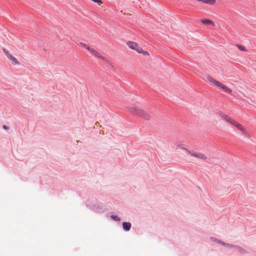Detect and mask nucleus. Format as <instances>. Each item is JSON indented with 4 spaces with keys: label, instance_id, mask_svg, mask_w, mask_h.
<instances>
[{
    "label": "nucleus",
    "instance_id": "nucleus-7",
    "mask_svg": "<svg viewBox=\"0 0 256 256\" xmlns=\"http://www.w3.org/2000/svg\"><path fill=\"white\" fill-rule=\"evenodd\" d=\"M8 58L12 62V64L14 65L18 64L19 62H18L16 59L13 56L12 54L8 53V52H5Z\"/></svg>",
    "mask_w": 256,
    "mask_h": 256
},
{
    "label": "nucleus",
    "instance_id": "nucleus-8",
    "mask_svg": "<svg viewBox=\"0 0 256 256\" xmlns=\"http://www.w3.org/2000/svg\"><path fill=\"white\" fill-rule=\"evenodd\" d=\"M201 22L204 24L211 25L214 26V23L210 20L209 19H203L200 20Z\"/></svg>",
    "mask_w": 256,
    "mask_h": 256
},
{
    "label": "nucleus",
    "instance_id": "nucleus-12",
    "mask_svg": "<svg viewBox=\"0 0 256 256\" xmlns=\"http://www.w3.org/2000/svg\"><path fill=\"white\" fill-rule=\"evenodd\" d=\"M80 45L82 47V48H85L86 49L88 50H89V49L90 48V46H88V45H87L86 44H84V43H82V42H81L80 43Z\"/></svg>",
    "mask_w": 256,
    "mask_h": 256
},
{
    "label": "nucleus",
    "instance_id": "nucleus-6",
    "mask_svg": "<svg viewBox=\"0 0 256 256\" xmlns=\"http://www.w3.org/2000/svg\"><path fill=\"white\" fill-rule=\"evenodd\" d=\"M188 152L192 156L197 158L199 159L202 160H207V156L202 153L194 151H189Z\"/></svg>",
    "mask_w": 256,
    "mask_h": 256
},
{
    "label": "nucleus",
    "instance_id": "nucleus-10",
    "mask_svg": "<svg viewBox=\"0 0 256 256\" xmlns=\"http://www.w3.org/2000/svg\"><path fill=\"white\" fill-rule=\"evenodd\" d=\"M123 228L126 231L130 230L131 227V224L130 222H124L122 224Z\"/></svg>",
    "mask_w": 256,
    "mask_h": 256
},
{
    "label": "nucleus",
    "instance_id": "nucleus-15",
    "mask_svg": "<svg viewBox=\"0 0 256 256\" xmlns=\"http://www.w3.org/2000/svg\"><path fill=\"white\" fill-rule=\"evenodd\" d=\"M226 246L231 248L237 247L236 246L232 245V244H226Z\"/></svg>",
    "mask_w": 256,
    "mask_h": 256
},
{
    "label": "nucleus",
    "instance_id": "nucleus-14",
    "mask_svg": "<svg viewBox=\"0 0 256 256\" xmlns=\"http://www.w3.org/2000/svg\"><path fill=\"white\" fill-rule=\"evenodd\" d=\"M210 240L218 244H220V240L212 237L210 238Z\"/></svg>",
    "mask_w": 256,
    "mask_h": 256
},
{
    "label": "nucleus",
    "instance_id": "nucleus-13",
    "mask_svg": "<svg viewBox=\"0 0 256 256\" xmlns=\"http://www.w3.org/2000/svg\"><path fill=\"white\" fill-rule=\"evenodd\" d=\"M111 218L116 221H120V218L116 216L112 215L111 216Z\"/></svg>",
    "mask_w": 256,
    "mask_h": 256
},
{
    "label": "nucleus",
    "instance_id": "nucleus-1",
    "mask_svg": "<svg viewBox=\"0 0 256 256\" xmlns=\"http://www.w3.org/2000/svg\"><path fill=\"white\" fill-rule=\"evenodd\" d=\"M132 114L142 116L145 119H149L150 116L148 114L143 110L136 106H130L126 108Z\"/></svg>",
    "mask_w": 256,
    "mask_h": 256
},
{
    "label": "nucleus",
    "instance_id": "nucleus-9",
    "mask_svg": "<svg viewBox=\"0 0 256 256\" xmlns=\"http://www.w3.org/2000/svg\"><path fill=\"white\" fill-rule=\"evenodd\" d=\"M222 118L224 120L230 124H232L233 122H234V120H232L229 116L226 114H223L222 116Z\"/></svg>",
    "mask_w": 256,
    "mask_h": 256
},
{
    "label": "nucleus",
    "instance_id": "nucleus-5",
    "mask_svg": "<svg viewBox=\"0 0 256 256\" xmlns=\"http://www.w3.org/2000/svg\"><path fill=\"white\" fill-rule=\"evenodd\" d=\"M88 51L92 55H93L96 58H100L105 62H108V58L106 57L102 56V54L100 52L96 50L94 48L90 47Z\"/></svg>",
    "mask_w": 256,
    "mask_h": 256
},
{
    "label": "nucleus",
    "instance_id": "nucleus-3",
    "mask_svg": "<svg viewBox=\"0 0 256 256\" xmlns=\"http://www.w3.org/2000/svg\"><path fill=\"white\" fill-rule=\"evenodd\" d=\"M207 79L210 82H211L212 84H214V85L220 88H221L224 90L226 92L229 94H231L232 92V90L231 89L226 86L223 85L220 82L215 80L212 77L210 76H208Z\"/></svg>",
    "mask_w": 256,
    "mask_h": 256
},
{
    "label": "nucleus",
    "instance_id": "nucleus-4",
    "mask_svg": "<svg viewBox=\"0 0 256 256\" xmlns=\"http://www.w3.org/2000/svg\"><path fill=\"white\" fill-rule=\"evenodd\" d=\"M232 125L234 126L238 130H240L244 136L248 138H250V135L248 130L240 123L234 120Z\"/></svg>",
    "mask_w": 256,
    "mask_h": 256
},
{
    "label": "nucleus",
    "instance_id": "nucleus-2",
    "mask_svg": "<svg viewBox=\"0 0 256 256\" xmlns=\"http://www.w3.org/2000/svg\"><path fill=\"white\" fill-rule=\"evenodd\" d=\"M126 46L134 50L138 53L142 54L144 56L150 55L148 51L143 50L142 48L136 42L130 40L126 42Z\"/></svg>",
    "mask_w": 256,
    "mask_h": 256
},
{
    "label": "nucleus",
    "instance_id": "nucleus-11",
    "mask_svg": "<svg viewBox=\"0 0 256 256\" xmlns=\"http://www.w3.org/2000/svg\"><path fill=\"white\" fill-rule=\"evenodd\" d=\"M236 46L238 47V50L240 51H242V52L246 51V49L245 47L241 44H238L236 45Z\"/></svg>",
    "mask_w": 256,
    "mask_h": 256
},
{
    "label": "nucleus",
    "instance_id": "nucleus-19",
    "mask_svg": "<svg viewBox=\"0 0 256 256\" xmlns=\"http://www.w3.org/2000/svg\"><path fill=\"white\" fill-rule=\"evenodd\" d=\"M3 128L4 129H5V130H8V128L7 126H6V125L3 126Z\"/></svg>",
    "mask_w": 256,
    "mask_h": 256
},
{
    "label": "nucleus",
    "instance_id": "nucleus-17",
    "mask_svg": "<svg viewBox=\"0 0 256 256\" xmlns=\"http://www.w3.org/2000/svg\"><path fill=\"white\" fill-rule=\"evenodd\" d=\"M239 250L240 252H242V253H244L246 252V251L244 250L242 248H239Z\"/></svg>",
    "mask_w": 256,
    "mask_h": 256
},
{
    "label": "nucleus",
    "instance_id": "nucleus-16",
    "mask_svg": "<svg viewBox=\"0 0 256 256\" xmlns=\"http://www.w3.org/2000/svg\"><path fill=\"white\" fill-rule=\"evenodd\" d=\"M91 0L96 3H98V4H102V0Z\"/></svg>",
    "mask_w": 256,
    "mask_h": 256
},
{
    "label": "nucleus",
    "instance_id": "nucleus-18",
    "mask_svg": "<svg viewBox=\"0 0 256 256\" xmlns=\"http://www.w3.org/2000/svg\"><path fill=\"white\" fill-rule=\"evenodd\" d=\"M220 244H222V245L224 246H226V243L222 242V240H220Z\"/></svg>",
    "mask_w": 256,
    "mask_h": 256
}]
</instances>
